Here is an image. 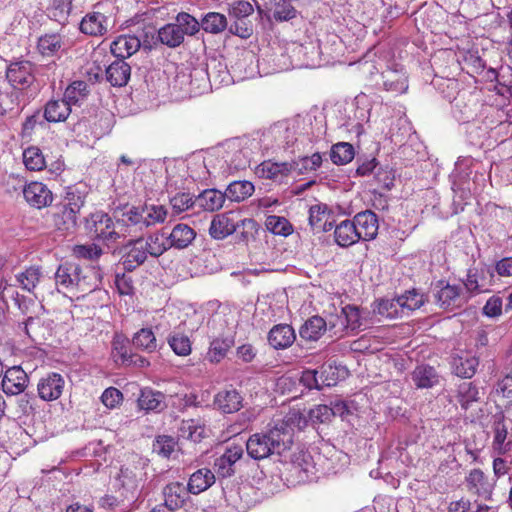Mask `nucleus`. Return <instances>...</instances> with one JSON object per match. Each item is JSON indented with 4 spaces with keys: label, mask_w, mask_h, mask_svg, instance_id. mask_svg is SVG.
I'll return each mask as SVG.
<instances>
[{
    "label": "nucleus",
    "mask_w": 512,
    "mask_h": 512,
    "mask_svg": "<svg viewBox=\"0 0 512 512\" xmlns=\"http://www.w3.org/2000/svg\"><path fill=\"white\" fill-rule=\"evenodd\" d=\"M293 417L274 420L267 430L255 433L246 442L248 455L255 460L268 458L273 454L281 455L292 444L291 427Z\"/></svg>",
    "instance_id": "obj_1"
},
{
    "label": "nucleus",
    "mask_w": 512,
    "mask_h": 512,
    "mask_svg": "<svg viewBox=\"0 0 512 512\" xmlns=\"http://www.w3.org/2000/svg\"><path fill=\"white\" fill-rule=\"evenodd\" d=\"M98 276L91 270H84L79 264L65 262L55 273V284L58 291L76 295L77 298L94 291L99 286Z\"/></svg>",
    "instance_id": "obj_2"
},
{
    "label": "nucleus",
    "mask_w": 512,
    "mask_h": 512,
    "mask_svg": "<svg viewBox=\"0 0 512 512\" xmlns=\"http://www.w3.org/2000/svg\"><path fill=\"white\" fill-rule=\"evenodd\" d=\"M87 228L95 239L102 241L106 245L115 243L121 237L132 233L129 223L124 221V213L122 214V219L113 221L108 214L96 212L91 215Z\"/></svg>",
    "instance_id": "obj_3"
},
{
    "label": "nucleus",
    "mask_w": 512,
    "mask_h": 512,
    "mask_svg": "<svg viewBox=\"0 0 512 512\" xmlns=\"http://www.w3.org/2000/svg\"><path fill=\"white\" fill-rule=\"evenodd\" d=\"M167 217V210L162 205H145L131 207L124 212V221L129 223L130 229L142 231L150 226L163 223Z\"/></svg>",
    "instance_id": "obj_4"
},
{
    "label": "nucleus",
    "mask_w": 512,
    "mask_h": 512,
    "mask_svg": "<svg viewBox=\"0 0 512 512\" xmlns=\"http://www.w3.org/2000/svg\"><path fill=\"white\" fill-rule=\"evenodd\" d=\"M222 159L229 172L246 169L250 164V152L239 139H232L223 145Z\"/></svg>",
    "instance_id": "obj_5"
},
{
    "label": "nucleus",
    "mask_w": 512,
    "mask_h": 512,
    "mask_svg": "<svg viewBox=\"0 0 512 512\" xmlns=\"http://www.w3.org/2000/svg\"><path fill=\"white\" fill-rule=\"evenodd\" d=\"M294 0H269L264 8L257 6V11L261 16L268 20L276 22L290 21L298 15V10L293 5Z\"/></svg>",
    "instance_id": "obj_6"
},
{
    "label": "nucleus",
    "mask_w": 512,
    "mask_h": 512,
    "mask_svg": "<svg viewBox=\"0 0 512 512\" xmlns=\"http://www.w3.org/2000/svg\"><path fill=\"white\" fill-rule=\"evenodd\" d=\"M121 253L123 268L129 272L144 264L149 256L144 248V237L129 240L121 248Z\"/></svg>",
    "instance_id": "obj_7"
},
{
    "label": "nucleus",
    "mask_w": 512,
    "mask_h": 512,
    "mask_svg": "<svg viewBox=\"0 0 512 512\" xmlns=\"http://www.w3.org/2000/svg\"><path fill=\"white\" fill-rule=\"evenodd\" d=\"M6 78L15 89H26L34 82L33 64L30 61L11 63L6 70Z\"/></svg>",
    "instance_id": "obj_8"
},
{
    "label": "nucleus",
    "mask_w": 512,
    "mask_h": 512,
    "mask_svg": "<svg viewBox=\"0 0 512 512\" xmlns=\"http://www.w3.org/2000/svg\"><path fill=\"white\" fill-rule=\"evenodd\" d=\"M188 487L179 481H173L165 485L162 489L165 507L171 512L183 508L190 500Z\"/></svg>",
    "instance_id": "obj_9"
},
{
    "label": "nucleus",
    "mask_w": 512,
    "mask_h": 512,
    "mask_svg": "<svg viewBox=\"0 0 512 512\" xmlns=\"http://www.w3.org/2000/svg\"><path fill=\"white\" fill-rule=\"evenodd\" d=\"M23 196L26 202L37 209L49 206L53 201V194L42 182H31L24 186Z\"/></svg>",
    "instance_id": "obj_10"
},
{
    "label": "nucleus",
    "mask_w": 512,
    "mask_h": 512,
    "mask_svg": "<svg viewBox=\"0 0 512 512\" xmlns=\"http://www.w3.org/2000/svg\"><path fill=\"white\" fill-rule=\"evenodd\" d=\"M28 376L20 366L8 368L2 378V390L7 395L22 393L28 384Z\"/></svg>",
    "instance_id": "obj_11"
},
{
    "label": "nucleus",
    "mask_w": 512,
    "mask_h": 512,
    "mask_svg": "<svg viewBox=\"0 0 512 512\" xmlns=\"http://www.w3.org/2000/svg\"><path fill=\"white\" fill-rule=\"evenodd\" d=\"M359 240L370 241L376 238L378 234V217L371 211L366 210L358 213L353 219Z\"/></svg>",
    "instance_id": "obj_12"
},
{
    "label": "nucleus",
    "mask_w": 512,
    "mask_h": 512,
    "mask_svg": "<svg viewBox=\"0 0 512 512\" xmlns=\"http://www.w3.org/2000/svg\"><path fill=\"white\" fill-rule=\"evenodd\" d=\"M468 490L484 500H489L494 489V482L481 469H473L466 477Z\"/></svg>",
    "instance_id": "obj_13"
},
{
    "label": "nucleus",
    "mask_w": 512,
    "mask_h": 512,
    "mask_svg": "<svg viewBox=\"0 0 512 512\" xmlns=\"http://www.w3.org/2000/svg\"><path fill=\"white\" fill-rule=\"evenodd\" d=\"M144 466L145 463L139 460L133 465H126L121 468L118 479L123 489L134 493L139 488L145 477Z\"/></svg>",
    "instance_id": "obj_14"
},
{
    "label": "nucleus",
    "mask_w": 512,
    "mask_h": 512,
    "mask_svg": "<svg viewBox=\"0 0 512 512\" xmlns=\"http://www.w3.org/2000/svg\"><path fill=\"white\" fill-rule=\"evenodd\" d=\"M291 470L297 475L299 481H311L315 478L316 468L310 453L300 450L292 455Z\"/></svg>",
    "instance_id": "obj_15"
},
{
    "label": "nucleus",
    "mask_w": 512,
    "mask_h": 512,
    "mask_svg": "<svg viewBox=\"0 0 512 512\" xmlns=\"http://www.w3.org/2000/svg\"><path fill=\"white\" fill-rule=\"evenodd\" d=\"M295 164L292 162H272L264 161L256 168V174L260 178L270 179L273 181L281 182L292 171H294Z\"/></svg>",
    "instance_id": "obj_16"
},
{
    "label": "nucleus",
    "mask_w": 512,
    "mask_h": 512,
    "mask_svg": "<svg viewBox=\"0 0 512 512\" xmlns=\"http://www.w3.org/2000/svg\"><path fill=\"white\" fill-rule=\"evenodd\" d=\"M64 379L58 373H50L43 377L37 386L39 397L45 401L58 399L64 388Z\"/></svg>",
    "instance_id": "obj_17"
},
{
    "label": "nucleus",
    "mask_w": 512,
    "mask_h": 512,
    "mask_svg": "<svg viewBox=\"0 0 512 512\" xmlns=\"http://www.w3.org/2000/svg\"><path fill=\"white\" fill-rule=\"evenodd\" d=\"M83 34L89 36H103L108 31V18L100 12L87 13L79 24Z\"/></svg>",
    "instance_id": "obj_18"
},
{
    "label": "nucleus",
    "mask_w": 512,
    "mask_h": 512,
    "mask_svg": "<svg viewBox=\"0 0 512 512\" xmlns=\"http://www.w3.org/2000/svg\"><path fill=\"white\" fill-rule=\"evenodd\" d=\"M243 398L236 389L219 391L213 400L214 406L225 414L235 413L242 407Z\"/></svg>",
    "instance_id": "obj_19"
},
{
    "label": "nucleus",
    "mask_w": 512,
    "mask_h": 512,
    "mask_svg": "<svg viewBox=\"0 0 512 512\" xmlns=\"http://www.w3.org/2000/svg\"><path fill=\"white\" fill-rule=\"evenodd\" d=\"M296 340V334L291 325L278 324L271 328L268 333L269 344L277 350L290 347Z\"/></svg>",
    "instance_id": "obj_20"
},
{
    "label": "nucleus",
    "mask_w": 512,
    "mask_h": 512,
    "mask_svg": "<svg viewBox=\"0 0 512 512\" xmlns=\"http://www.w3.org/2000/svg\"><path fill=\"white\" fill-rule=\"evenodd\" d=\"M82 204L83 201L80 204L76 202L68 203L60 208V211L54 215V224L58 230L68 232L76 227L77 214Z\"/></svg>",
    "instance_id": "obj_21"
},
{
    "label": "nucleus",
    "mask_w": 512,
    "mask_h": 512,
    "mask_svg": "<svg viewBox=\"0 0 512 512\" xmlns=\"http://www.w3.org/2000/svg\"><path fill=\"white\" fill-rule=\"evenodd\" d=\"M237 228L238 225L231 218L230 214H217L210 223L209 234L213 239L223 240L233 234Z\"/></svg>",
    "instance_id": "obj_22"
},
{
    "label": "nucleus",
    "mask_w": 512,
    "mask_h": 512,
    "mask_svg": "<svg viewBox=\"0 0 512 512\" xmlns=\"http://www.w3.org/2000/svg\"><path fill=\"white\" fill-rule=\"evenodd\" d=\"M141 46L140 39L134 35H120L111 44V53L124 60L136 53Z\"/></svg>",
    "instance_id": "obj_23"
},
{
    "label": "nucleus",
    "mask_w": 512,
    "mask_h": 512,
    "mask_svg": "<svg viewBox=\"0 0 512 512\" xmlns=\"http://www.w3.org/2000/svg\"><path fill=\"white\" fill-rule=\"evenodd\" d=\"M383 87L397 94L405 93L408 89V77L403 68L387 69L382 73Z\"/></svg>",
    "instance_id": "obj_24"
},
{
    "label": "nucleus",
    "mask_w": 512,
    "mask_h": 512,
    "mask_svg": "<svg viewBox=\"0 0 512 512\" xmlns=\"http://www.w3.org/2000/svg\"><path fill=\"white\" fill-rule=\"evenodd\" d=\"M64 44V36L61 33H45L38 38L37 51L44 57H52L63 50Z\"/></svg>",
    "instance_id": "obj_25"
},
{
    "label": "nucleus",
    "mask_w": 512,
    "mask_h": 512,
    "mask_svg": "<svg viewBox=\"0 0 512 512\" xmlns=\"http://www.w3.org/2000/svg\"><path fill=\"white\" fill-rule=\"evenodd\" d=\"M131 75V67L122 59H117L106 68V79L112 86H125Z\"/></svg>",
    "instance_id": "obj_26"
},
{
    "label": "nucleus",
    "mask_w": 512,
    "mask_h": 512,
    "mask_svg": "<svg viewBox=\"0 0 512 512\" xmlns=\"http://www.w3.org/2000/svg\"><path fill=\"white\" fill-rule=\"evenodd\" d=\"M225 200L224 193L214 188L206 189L195 197L196 207L208 212L221 209Z\"/></svg>",
    "instance_id": "obj_27"
},
{
    "label": "nucleus",
    "mask_w": 512,
    "mask_h": 512,
    "mask_svg": "<svg viewBox=\"0 0 512 512\" xmlns=\"http://www.w3.org/2000/svg\"><path fill=\"white\" fill-rule=\"evenodd\" d=\"M196 232L187 224L179 223L175 225L168 235L169 246L177 249L188 247L195 239Z\"/></svg>",
    "instance_id": "obj_28"
},
{
    "label": "nucleus",
    "mask_w": 512,
    "mask_h": 512,
    "mask_svg": "<svg viewBox=\"0 0 512 512\" xmlns=\"http://www.w3.org/2000/svg\"><path fill=\"white\" fill-rule=\"evenodd\" d=\"M327 329V321L320 316H312L307 319L299 329L302 340L317 341Z\"/></svg>",
    "instance_id": "obj_29"
},
{
    "label": "nucleus",
    "mask_w": 512,
    "mask_h": 512,
    "mask_svg": "<svg viewBox=\"0 0 512 512\" xmlns=\"http://www.w3.org/2000/svg\"><path fill=\"white\" fill-rule=\"evenodd\" d=\"M45 9L51 20L65 25L72 11V0H48Z\"/></svg>",
    "instance_id": "obj_30"
},
{
    "label": "nucleus",
    "mask_w": 512,
    "mask_h": 512,
    "mask_svg": "<svg viewBox=\"0 0 512 512\" xmlns=\"http://www.w3.org/2000/svg\"><path fill=\"white\" fill-rule=\"evenodd\" d=\"M71 113V106L63 99H52L47 102L44 108V118L48 122H63Z\"/></svg>",
    "instance_id": "obj_31"
},
{
    "label": "nucleus",
    "mask_w": 512,
    "mask_h": 512,
    "mask_svg": "<svg viewBox=\"0 0 512 512\" xmlns=\"http://www.w3.org/2000/svg\"><path fill=\"white\" fill-rule=\"evenodd\" d=\"M215 482V476L211 470L202 468L194 472L187 483L191 494L197 495L207 490Z\"/></svg>",
    "instance_id": "obj_32"
},
{
    "label": "nucleus",
    "mask_w": 512,
    "mask_h": 512,
    "mask_svg": "<svg viewBox=\"0 0 512 512\" xmlns=\"http://www.w3.org/2000/svg\"><path fill=\"white\" fill-rule=\"evenodd\" d=\"M435 300L440 307L445 309L460 306L462 301L460 297V287L447 283L437 290Z\"/></svg>",
    "instance_id": "obj_33"
},
{
    "label": "nucleus",
    "mask_w": 512,
    "mask_h": 512,
    "mask_svg": "<svg viewBox=\"0 0 512 512\" xmlns=\"http://www.w3.org/2000/svg\"><path fill=\"white\" fill-rule=\"evenodd\" d=\"M334 236L336 243L341 247H349L359 240L354 222L350 220H344L337 225Z\"/></svg>",
    "instance_id": "obj_34"
},
{
    "label": "nucleus",
    "mask_w": 512,
    "mask_h": 512,
    "mask_svg": "<svg viewBox=\"0 0 512 512\" xmlns=\"http://www.w3.org/2000/svg\"><path fill=\"white\" fill-rule=\"evenodd\" d=\"M412 380L418 388H431L438 384L439 375L429 365H420L412 373Z\"/></svg>",
    "instance_id": "obj_35"
},
{
    "label": "nucleus",
    "mask_w": 512,
    "mask_h": 512,
    "mask_svg": "<svg viewBox=\"0 0 512 512\" xmlns=\"http://www.w3.org/2000/svg\"><path fill=\"white\" fill-rule=\"evenodd\" d=\"M254 190V185L250 181H233L228 185L224 195L225 199L241 202L250 197Z\"/></svg>",
    "instance_id": "obj_36"
},
{
    "label": "nucleus",
    "mask_w": 512,
    "mask_h": 512,
    "mask_svg": "<svg viewBox=\"0 0 512 512\" xmlns=\"http://www.w3.org/2000/svg\"><path fill=\"white\" fill-rule=\"evenodd\" d=\"M43 277V273L40 267L31 266L25 271L16 275V281L18 285L27 292L36 295V287Z\"/></svg>",
    "instance_id": "obj_37"
},
{
    "label": "nucleus",
    "mask_w": 512,
    "mask_h": 512,
    "mask_svg": "<svg viewBox=\"0 0 512 512\" xmlns=\"http://www.w3.org/2000/svg\"><path fill=\"white\" fill-rule=\"evenodd\" d=\"M158 39L162 44L170 48L178 47L184 41L182 30H180L179 24L175 23H168L161 27L158 30Z\"/></svg>",
    "instance_id": "obj_38"
},
{
    "label": "nucleus",
    "mask_w": 512,
    "mask_h": 512,
    "mask_svg": "<svg viewBox=\"0 0 512 512\" xmlns=\"http://www.w3.org/2000/svg\"><path fill=\"white\" fill-rule=\"evenodd\" d=\"M479 365V361L474 356H454L452 359V368L455 374L463 378H471Z\"/></svg>",
    "instance_id": "obj_39"
},
{
    "label": "nucleus",
    "mask_w": 512,
    "mask_h": 512,
    "mask_svg": "<svg viewBox=\"0 0 512 512\" xmlns=\"http://www.w3.org/2000/svg\"><path fill=\"white\" fill-rule=\"evenodd\" d=\"M298 128V122H292L286 126L278 125L274 128V132L279 135L284 143V149H290L291 153L295 152L294 147L297 146L299 142V137L297 136Z\"/></svg>",
    "instance_id": "obj_40"
},
{
    "label": "nucleus",
    "mask_w": 512,
    "mask_h": 512,
    "mask_svg": "<svg viewBox=\"0 0 512 512\" xmlns=\"http://www.w3.org/2000/svg\"><path fill=\"white\" fill-rule=\"evenodd\" d=\"M132 344L135 348L149 353L157 349V340L150 328H142L137 331L132 338Z\"/></svg>",
    "instance_id": "obj_41"
},
{
    "label": "nucleus",
    "mask_w": 512,
    "mask_h": 512,
    "mask_svg": "<svg viewBox=\"0 0 512 512\" xmlns=\"http://www.w3.org/2000/svg\"><path fill=\"white\" fill-rule=\"evenodd\" d=\"M167 342L172 349V351L178 356H188L192 352V343L190 338L182 332H172L168 338Z\"/></svg>",
    "instance_id": "obj_42"
},
{
    "label": "nucleus",
    "mask_w": 512,
    "mask_h": 512,
    "mask_svg": "<svg viewBox=\"0 0 512 512\" xmlns=\"http://www.w3.org/2000/svg\"><path fill=\"white\" fill-rule=\"evenodd\" d=\"M227 18L218 12H209L201 20V27L205 32L218 34L227 28Z\"/></svg>",
    "instance_id": "obj_43"
},
{
    "label": "nucleus",
    "mask_w": 512,
    "mask_h": 512,
    "mask_svg": "<svg viewBox=\"0 0 512 512\" xmlns=\"http://www.w3.org/2000/svg\"><path fill=\"white\" fill-rule=\"evenodd\" d=\"M163 394L151 389H143L138 398V405L146 411L161 410L164 407Z\"/></svg>",
    "instance_id": "obj_44"
},
{
    "label": "nucleus",
    "mask_w": 512,
    "mask_h": 512,
    "mask_svg": "<svg viewBox=\"0 0 512 512\" xmlns=\"http://www.w3.org/2000/svg\"><path fill=\"white\" fill-rule=\"evenodd\" d=\"M309 224L314 230L328 231L332 228V223L327 222V207L313 205L309 210Z\"/></svg>",
    "instance_id": "obj_45"
},
{
    "label": "nucleus",
    "mask_w": 512,
    "mask_h": 512,
    "mask_svg": "<svg viewBox=\"0 0 512 512\" xmlns=\"http://www.w3.org/2000/svg\"><path fill=\"white\" fill-rule=\"evenodd\" d=\"M354 147L347 142H340L332 146L330 158L334 164L344 165L354 158Z\"/></svg>",
    "instance_id": "obj_46"
},
{
    "label": "nucleus",
    "mask_w": 512,
    "mask_h": 512,
    "mask_svg": "<svg viewBox=\"0 0 512 512\" xmlns=\"http://www.w3.org/2000/svg\"><path fill=\"white\" fill-rule=\"evenodd\" d=\"M170 246L163 241V235L159 232L151 233L144 238V248L148 255L158 258L164 254Z\"/></svg>",
    "instance_id": "obj_47"
},
{
    "label": "nucleus",
    "mask_w": 512,
    "mask_h": 512,
    "mask_svg": "<svg viewBox=\"0 0 512 512\" xmlns=\"http://www.w3.org/2000/svg\"><path fill=\"white\" fill-rule=\"evenodd\" d=\"M232 344V340L228 338L214 339L210 343L209 351L207 353V359L211 363H219L226 356V353L231 348Z\"/></svg>",
    "instance_id": "obj_48"
},
{
    "label": "nucleus",
    "mask_w": 512,
    "mask_h": 512,
    "mask_svg": "<svg viewBox=\"0 0 512 512\" xmlns=\"http://www.w3.org/2000/svg\"><path fill=\"white\" fill-rule=\"evenodd\" d=\"M23 161L26 168L31 171H40L46 165L42 151L35 146L28 147L24 150Z\"/></svg>",
    "instance_id": "obj_49"
},
{
    "label": "nucleus",
    "mask_w": 512,
    "mask_h": 512,
    "mask_svg": "<svg viewBox=\"0 0 512 512\" xmlns=\"http://www.w3.org/2000/svg\"><path fill=\"white\" fill-rule=\"evenodd\" d=\"M88 85L84 81H74L64 92V101L71 105H76L84 99L88 93Z\"/></svg>",
    "instance_id": "obj_50"
},
{
    "label": "nucleus",
    "mask_w": 512,
    "mask_h": 512,
    "mask_svg": "<svg viewBox=\"0 0 512 512\" xmlns=\"http://www.w3.org/2000/svg\"><path fill=\"white\" fill-rule=\"evenodd\" d=\"M375 311L387 318H395L403 314L399 297L379 300Z\"/></svg>",
    "instance_id": "obj_51"
},
{
    "label": "nucleus",
    "mask_w": 512,
    "mask_h": 512,
    "mask_svg": "<svg viewBox=\"0 0 512 512\" xmlns=\"http://www.w3.org/2000/svg\"><path fill=\"white\" fill-rule=\"evenodd\" d=\"M170 205L175 214H180L196 207L195 198L187 192H179L170 198Z\"/></svg>",
    "instance_id": "obj_52"
},
{
    "label": "nucleus",
    "mask_w": 512,
    "mask_h": 512,
    "mask_svg": "<svg viewBox=\"0 0 512 512\" xmlns=\"http://www.w3.org/2000/svg\"><path fill=\"white\" fill-rule=\"evenodd\" d=\"M176 446L177 441L172 436L161 435L153 442V452L164 458H169Z\"/></svg>",
    "instance_id": "obj_53"
},
{
    "label": "nucleus",
    "mask_w": 512,
    "mask_h": 512,
    "mask_svg": "<svg viewBox=\"0 0 512 512\" xmlns=\"http://www.w3.org/2000/svg\"><path fill=\"white\" fill-rule=\"evenodd\" d=\"M266 227L275 235L288 236L292 232V225L281 216L271 215L266 219Z\"/></svg>",
    "instance_id": "obj_54"
},
{
    "label": "nucleus",
    "mask_w": 512,
    "mask_h": 512,
    "mask_svg": "<svg viewBox=\"0 0 512 512\" xmlns=\"http://www.w3.org/2000/svg\"><path fill=\"white\" fill-rule=\"evenodd\" d=\"M345 325L351 332L358 330L363 324V316L360 309L353 305H346L342 308Z\"/></svg>",
    "instance_id": "obj_55"
},
{
    "label": "nucleus",
    "mask_w": 512,
    "mask_h": 512,
    "mask_svg": "<svg viewBox=\"0 0 512 512\" xmlns=\"http://www.w3.org/2000/svg\"><path fill=\"white\" fill-rule=\"evenodd\" d=\"M175 24H179V28L182 30L183 37L185 35H195L201 26V23H199L196 18L185 12L179 13L177 15Z\"/></svg>",
    "instance_id": "obj_56"
},
{
    "label": "nucleus",
    "mask_w": 512,
    "mask_h": 512,
    "mask_svg": "<svg viewBox=\"0 0 512 512\" xmlns=\"http://www.w3.org/2000/svg\"><path fill=\"white\" fill-rule=\"evenodd\" d=\"M228 12L229 15L236 20H245L252 15L254 7L249 1L237 0L229 4Z\"/></svg>",
    "instance_id": "obj_57"
},
{
    "label": "nucleus",
    "mask_w": 512,
    "mask_h": 512,
    "mask_svg": "<svg viewBox=\"0 0 512 512\" xmlns=\"http://www.w3.org/2000/svg\"><path fill=\"white\" fill-rule=\"evenodd\" d=\"M478 389L471 382H464L459 385L458 398L461 406L465 409L469 404L478 400Z\"/></svg>",
    "instance_id": "obj_58"
},
{
    "label": "nucleus",
    "mask_w": 512,
    "mask_h": 512,
    "mask_svg": "<svg viewBox=\"0 0 512 512\" xmlns=\"http://www.w3.org/2000/svg\"><path fill=\"white\" fill-rule=\"evenodd\" d=\"M180 431L182 437L187 438L195 443L200 442L205 435L204 426L197 424L193 420L183 422Z\"/></svg>",
    "instance_id": "obj_59"
},
{
    "label": "nucleus",
    "mask_w": 512,
    "mask_h": 512,
    "mask_svg": "<svg viewBox=\"0 0 512 512\" xmlns=\"http://www.w3.org/2000/svg\"><path fill=\"white\" fill-rule=\"evenodd\" d=\"M399 299L403 312L405 309L410 311L418 309L424 304V296L416 290L406 292L404 295L399 296Z\"/></svg>",
    "instance_id": "obj_60"
},
{
    "label": "nucleus",
    "mask_w": 512,
    "mask_h": 512,
    "mask_svg": "<svg viewBox=\"0 0 512 512\" xmlns=\"http://www.w3.org/2000/svg\"><path fill=\"white\" fill-rule=\"evenodd\" d=\"M73 254L77 258L96 260L102 255V249L95 244L76 245L73 248Z\"/></svg>",
    "instance_id": "obj_61"
},
{
    "label": "nucleus",
    "mask_w": 512,
    "mask_h": 512,
    "mask_svg": "<svg viewBox=\"0 0 512 512\" xmlns=\"http://www.w3.org/2000/svg\"><path fill=\"white\" fill-rule=\"evenodd\" d=\"M295 164L294 170H298L300 173L304 170H316L322 163V156L319 153H314L310 157H302L298 161H292Z\"/></svg>",
    "instance_id": "obj_62"
},
{
    "label": "nucleus",
    "mask_w": 512,
    "mask_h": 512,
    "mask_svg": "<svg viewBox=\"0 0 512 512\" xmlns=\"http://www.w3.org/2000/svg\"><path fill=\"white\" fill-rule=\"evenodd\" d=\"M243 455V449L240 446H233L228 448L225 453L218 459L217 465L220 468H229L237 462Z\"/></svg>",
    "instance_id": "obj_63"
},
{
    "label": "nucleus",
    "mask_w": 512,
    "mask_h": 512,
    "mask_svg": "<svg viewBox=\"0 0 512 512\" xmlns=\"http://www.w3.org/2000/svg\"><path fill=\"white\" fill-rule=\"evenodd\" d=\"M313 423H327L333 418V411L328 405H317L309 412Z\"/></svg>",
    "instance_id": "obj_64"
}]
</instances>
